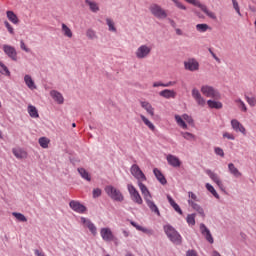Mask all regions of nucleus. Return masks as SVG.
Wrapping results in <instances>:
<instances>
[{
	"mask_svg": "<svg viewBox=\"0 0 256 256\" xmlns=\"http://www.w3.org/2000/svg\"><path fill=\"white\" fill-rule=\"evenodd\" d=\"M214 151L216 155H219V157H225V152L221 148L216 147Z\"/></svg>",
	"mask_w": 256,
	"mask_h": 256,
	"instance_id": "obj_57",
	"label": "nucleus"
},
{
	"mask_svg": "<svg viewBox=\"0 0 256 256\" xmlns=\"http://www.w3.org/2000/svg\"><path fill=\"white\" fill-rule=\"evenodd\" d=\"M196 30L198 33H207L209 31V25L208 24H197Z\"/></svg>",
	"mask_w": 256,
	"mask_h": 256,
	"instance_id": "obj_42",
	"label": "nucleus"
},
{
	"mask_svg": "<svg viewBox=\"0 0 256 256\" xmlns=\"http://www.w3.org/2000/svg\"><path fill=\"white\" fill-rule=\"evenodd\" d=\"M100 235L103 241H106V242L113 241V239H115V236L113 235V231H111V228H101Z\"/></svg>",
	"mask_w": 256,
	"mask_h": 256,
	"instance_id": "obj_16",
	"label": "nucleus"
},
{
	"mask_svg": "<svg viewBox=\"0 0 256 256\" xmlns=\"http://www.w3.org/2000/svg\"><path fill=\"white\" fill-rule=\"evenodd\" d=\"M167 200L168 203H170L171 207H173L174 211H176V213H179V215H183V210H181V207L175 202L171 195H167Z\"/></svg>",
	"mask_w": 256,
	"mask_h": 256,
	"instance_id": "obj_28",
	"label": "nucleus"
},
{
	"mask_svg": "<svg viewBox=\"0 0 256 256\" xmlns=\"http://www.w3.org/2000/svg\"><path fill=\"white\" fill-rule=\"evenodd\" d=\"M2 49L5 55L9 57V59H11L12 61H17V50L15 49V47L8 44H4L2 46Z\"/></svg>",
	"mask_w": 256,
	"mask_h": 256,
	"instance_id": "obj_10",
	"label": "nucleus"
},
{
	"mask_svg": "<svg viewBox=\"0 0 256 256\" xmlns=\"http://www.w3.org/2000/svg\"><path fill=\"white\" fill-rule=\"evenodd\" d=\"M12 215L17 219V221H21L22 223H26L27 221V217H25V215H23L22 213L13 212Z\"/></svg>",
	"mask_w": 256,
	"mask_h": 256,
	"instance_id": "obj_45",
	"label": "nucleus"
},
{
	"mask_svg": "<svg viewBox=\"0 0 256 256\" xmlns=\"http://www.w3.org/2000/svg\"><path fill=\"white\" fill-rule=\"evenodd\" d=\"M62 33L65 37H68L69 39L73 37V32L71 31V28H68L65 23L62 24Z\"/></svg>",
	"mask_w": 256,
	"mask_h": 256,
	"instance_id": "obj_40",
	"label": "nucleus"
},
{
	"mask_svg": "<svg viewBox=\"0 0 256 256\" xmlns=\"http://www.w3.org/2000/svg\"><path fill=\"white\" fill-rule=\"evenodd\" d=\"M186 221L190 227H193L195 225V214H188Z\"/></svg>",
	"mask_w": 256,
	"mask_h": 256,
	"instance_id": "obj_46",
	"label": "nucleus"
},
{
	"mask_svg": "<svg viewBox=\"0 0 256 256\" xmlns=\"http://www.w3.org/2000/svg\"><path fill=\"white\" fill-rule=\"evenodd\" d=\"M0 74L5 75V77H11V71H9V68L3 64V62L0 61Z\"/></svg>",
	"mask_w": 256,
	"mask_h": 256,
	"instance_id": "obj_36",
	"label": "nucleus"
},
{
	"mask_svg": "<svg viewBox=\"0 0 256 256\" xmlns=\"http://www.w3.org/2000/svg\"><path fill=\"white\" fill-rule=\"evenodd\" d=\"M130 224L132 225V227H135V229L137 231H141L142 233H145L146 235L151 236L154 233L153 229L145 228V227L137 224V222H135V221H130Z\"/></svg>",
	"mask_w": 256,
	"mask_h": 256,
	"instance_id": "obj_21",
	"label": "nucleus"
},
{
	"mask_svg": "<svg viewBox=\"0 0 256 256\" xmlns=\"http://www.w3.org/2000/svg\"><path fill=\"white\" fill-rule=\"evenodd\" d=\"M12 153L15 156L16 159H24V157L26 155V153L23 150L19 149V148H13Z\"/></svg>",
	"mask_w": 256,
	"mask_h": 256,
	"instance_id": "obj_35",
	"label": "nucleus"
},
{
	"mask_svg": "<svg viewBox=\"0 0 256 256\" xmlns=\"http://www.w3.org/2000/svg\"><path fill=\"white\" fill-rule=\"evenodd\" d=\"M141 108L145 109V111L150 115L151 117L155 116V108L151 105V103L147 101L140 102Z\"/></svg>",
	"mask_w": 256,
	"mask_h": 256,
	"instance_id": "obj_23",
	"label": "nucleus"
},
{
	"mask_svg": "<svg viewBox=\"0 0 256 256\" xmlns=\"http://www.w3.org/2000/svg\"><path fill=\"white\" fill-rule=\"evenodd\" d=\"M69 207L70 209H72V211H75V213L83 214L85 213V211H87V207H85V205L81 204V202L76 200H71L69 203Z\"/></svg>",
	"mask_w": 256,
	"mask_h": 256,
	"instance_id": "obj_11",
	"label": "nucleus"
},
{
	"mask_svg": "<svg viewBox=\"0 0 256 256\" xmlns=\"http://www.w3.org/2000/svg\"><path fill=\"white\" fill-rule=\"evenodd\" d=\"M223 138L228 139L229 141H235V136L229 132H224Z\"/></svg>",
	"mask_w": 256,
	"mask_h": 256,
	"instance_id": "obj_55",
	"label": "nucleus"
},
{
	"mask_svg": "<svg viewBox=\"0 0 256 256\" xmlns=\"http://www.w3.org/2000/svg\"><path fill=\"white\" fill-rule=\"evenodd\" d=\"M20 49H22V51H25L26 53H31V49H29L27 45H25V42L23 40L20 41Z\"/></svg>",
	"mask_w": 256,
	"mask_h": 256,
	"instance_id": "obj_56",
	"label": "nucleus"
},
{
	"mask_svg": "<svg viewBox=\"0 0 256 256\" xmlns=\"http://www.w3.org/2000/svg\"><path fill=\"white\" fill-rule=\"evenodd\" d=\"M182 118L184 121H186V123H188L189 125H193L194 120L191 116H189L188 114H183Z\"/></svg>",
	"mask_w": 256,
	"mask_h": 256,
	"instance_id": "obj_53",
	"label": "nucleus"
},
{
	"mask_svg": "<svg viewBox=\"0 0 256 256\" xmlns=\"http://www.w3.org/2000/svg\"><path fill=\"white\" fill-rule=\"evenodd\" d=\"M105 193L112 199V201H117L118 203H122L125 201V196L121 193V190L115 188L112 185H108L105 187Z\"/></svg>",
	"mask_w": 256,
	"mask_h": 256,
	"instance_id": "obj_2",
	"label": "nucleus"
},
{
	"mask_svg": "<svg viewBox=\"0 0 256 256\" xmlns=\"http://www.w3.org/2000/svg\"><path fill=\"white\" fill-rule=\"evenodd\" d=\"M176 34L183 35V31L179 28L176 29Z\"/></svg>",
	"mask_w": 256,
	"mask_h": 256,
	"instance_id": "obj_64",
	"label": "nucleus"
},
{
	"mask_svg": "<svg viewBox=\"0 0 256 256\" xmlns=\"http://www.w3.org/2000/svg\"><path fill=\"white\" fill-rule=\"evenodd\" d=\"M245 99H246L247 103L250 105V107H255V105H256L255 97L245 96Z\"/></svg>",
	"mask_w": 256,
	"mask_h": 256,
	"instance_id": "obj_51",
	"label": "nucleus"
},
{
	"mask_svg": "<svg viewBox=\"0 0 256 256\" xmlns=\"http://www.w3.org/2000/svg\"><path fill=\"white\" fill-rule=\"evenodd\" d=\"M206 189L207 191H209V193L213 195V197H215V199H220L219 193H217V190H215V187H213V185L206 183Z\"/></svg>",
	"mask_w": 256,
	"mask_h": 256,
	"instance_id": "obj_41",
	"label": "nucleus"
},
{
	"mask_svg": "<svg viewBox=\"0 0 256 256\" xmlns=\"http://www.w3.org/2000/svg\"><path fill=\"white\" fill-rule=\"evenodd\" d=\"M50 97H52V99H54V101H56L58 105H63V103H65V98L63 97V94H61V92L57 90L50 91Z\"/></svg>",
	"mask_w": 256,
	"mask_h": 256,
	"instance_id": "obj_17",
	"label": "nucleus"
},
{
	"mask_svg": "<svg viewBox=\"0 0 256 256\" xmlns=\"http://www.w3.org/2000/svg\"><path fill=\"white\" fill-rule=\"evenodd\" d=\"M153 87H165V83H162V82H155L153 84Z\"/></svg>",
	"mask_w": 256,
	"mask_h": 256,
	"instance_id": "obj_62",
	"label": "nucleus"
},
{
	"mask_svg": "<svg viewBox=\"0 0 256 256\" xmlns=\"http://www.w3.org/2000/svg\"><path fill=\"white\" fill-rule=\"evenodd\" d=\"M186 256H197V252L195 250H188Z\"/></svg>",
	"mask_w": 256,
	"mask_h": 256,
	"instance_id": "obj_61",
	"label": "nucleus"
},
{
	"mask_svg": "<svg viewBox=\"0 0 256 256\" xmlns=\"http://www.w3.org/2000/svg\"><path fill=\"white\" fill-rule=\"evenodd\" d=\"M188 205L194 209V211H197L201 217H205V210H203V207L201 205L195 203L193 200H188Z\"/></svg>",
	"mask_w": 256,
	"mask_h": 256,
	"instance_id": "obj_26",
	"label": "nucleus"
},
{
	"mask_svg": "<svg viewBox=\"0 0 256 256\" xmlns=\"http://www.w3.org/2000/svg\"><path fill=\"white\" fill-rule=\"evenodd\" d=\"M101 188H96L93 190L92 195H93V199H97L98 197H101Z\"/></svg>",
	"mask_w": 256,
	"mask_h": 256,
	"instance_id": "obj_54",
	"label": "nucleus"
},
{
	"mask_svg": "<svg viewBox=\"0 0 256 256\" xmlns=\"http://www.w3.org/2000/svg\"><path fill=\"white\" fill-rule=\"evenodd\" d=\"M228 171L230 175H233V177H236V178H239L242 175L239 169H237V167H235V164L233 163L228 164Z\"/></svg>",
	"mask_w": 256,
	"mask_h": 256,
	"instance_id": "obj_30",
	"label": "nucleus"
},
{
	"mask_svg": "<svg viewBox=\"0 0 256 256\" xmlns=\"http://www.w3.org/2000/svg\"><path fill=\"white\" fill-rule=\"evenodd\" d=\"M166 160L171 167H181V160H179V157L173 154H168Z\"/></svg>",
	"mask_w": 256,
	"mask_h": 256,
	"instance_id": "obj_19",
	"label": "nucleus"
},
{
	"mask_svg": "<svg viewBox=\"0 0 256 256\" xmlns=\"http://www.w3.org/2000/svg\"><path fill=\"white\" fill-rule=\"evenodd\" d=\"M175 121L178 125V127H181L182 129H187V123H185V120L180 115H175Z\"/></svg>",
	"mask_w": 256,
	"mask_h": 256,
	"instance_id": "obj_38",
	"label": "nucleus"
},
{
	"mask_svg": "<svg viewBox=\"0 0 256 256\" xmlns=\"http://www.w3.org/2000/svg\"><path fill=\"white\" fill-rule=\"evenodd\" d=\"M81 223L84 225V227H87L89 229L90 233L95 237L97 235V226L91 220L81 217Z\"/></svg>",
	"mask_w": 256,
	"mask_h": 256,
	"instance_id": "obj_13",
	"label": "nucleus"
},
{
	"mask_svg": "<svg viewBox=\"0 0 256 256\" xmlns=\"http://www.w3.org/2000/svg\"><path fill=\"white\" fill-rule=\"evenodd\" d=\"M86 5H88L90 11H92V13H97L99 11V4H97V2L95 1H91V0H86L85 1Z\"/></svg>",
	"mask_w": 256,
	"mask_h": 256,
	"instance_id": "obj_32",
	"label": "nucleus"
},
{
	"mask_svg": "<svg viewBox=\"0 0 256 256\" xmlns=\"http://www.w3.org/2000/svg\"><path fill=\"white\" fill-rule=\"evenodd\" d=\"M6 17L10 21V23H13V25H19V17H17V14H15V12L8 10L6 12Z\"/></svg>",
	"mask_w": 256,
	"mask_h": 256,
	"instance_id": "obj_29",
	"label": "nucleus"
},
{
	"mask_svg": "<svg viewBox=\"0 0 256 256\" xmlns=\"http://www.w3.org/2000/svg\"><path fill=\"white\" fill-rule=\"evenodd\" d=\"M28 113L33 119H37L39 117V111H37V108L33 105L28 106Z\"/></svg>",
	"mask_w": 256,
	"mask_h": 256,
	"instance_id": "obj_34",
	"label": "nucleus"
},
{
	"mask_svg": "<svg viewBox=\"0 0 256 256\" xmlns=\"http://www.w3.org/2000/svg\"><path fill=\"white\" fill-rule=\"evenodd\" d=\"M149 11L156 19H167V11L159 6V4H151Z\"/></svg>",
	"mask_w": 256,
	"mask_h": 256,
	"instance_id": "obj_4",
	"label": "nucleus"
},
{
	"mask_svg": "<svg viewBox=\"0 0 256 256\" xmlns=\"http://www.w3.org/2000/svg\"><path fill=\"white\" fill-rule=\"evenodd\" d=\"M130 173L135 177L138 181V183H141L143 181H147V176H145V173H143V170L139 167L137 164H133L130 168Z\"/></svg>",
	"mask_w": 256,
	"mask_h": 256,
	"instance_id": "obj_7",
	"label": "nucleus"
},
{
	"mask_svg": "<svg viewBox=\"0 0 256 256\" xmlns=\"http://www.w3.org/2000/svg\"><path fill=\"white\" fill-rule=\"evenodd\" d=\"M188 197H189L190 199H192V201H198V200H197V195H196L195 193H193V192H189V193H188Z\"/></svg>",
	"mask_w": 256,
	"mask_h": 256,
	"instance_id": "obj_59",
	"label": "nucleus"
},
{
	"mask_svg": "<svg viewBox=\"0 0 256 256\" xmlns=\"http://www.w3.org/2000/svg\"><path fill=\"white\" fill-rule=\"evenodd\" d=\"M207 105H208V107H210V109H223V103H221L215 99L208 100Z\"/></svg>",
	"mask_w": 256,
	"mask_h": 256,
	"instance_id": "obj_31",
	"label": "nucleus"
},
{
	"mask_svg": "<svg viewBox=\"0 0 256 256\" xmlns=\"http://www.w3.org/2000/svg\"><path fill=\"white\" fill-rule=\"evenodd\" d=\"M24 82H25V85L28 87V89H30L31 91H34V89H37V85H35V81H33V78L31 77V75L26 74L24 76Z\"/></svg>",
	"mask_w": 256,
	"mask_h": 256,
	"instance_id": "obj_27",
	"label": "nucleus"
},
{
	"mask_svg": "<svg viewBox=\"0 0 256 256\" xmlns=\"http://www.w3.org/2000/svg\"><path fill=\"white\" fill-rule=\"evenodd\" d=\"M140 118L143 121V123L146 125V127H148L151 131H155V125L151 121H149V119H147L145 115L141 114Z\"/></svg>",
	"mask_w": 256,
	"mask_h": 256,
	"instance_id": "obj_37",
	"label": "nucleus"
},
{
	"mask_svg": "<svg viewBox=\"0 0 256 256\" xmlns=\"http://www.w3.org/2000/svg\"><path fill=\"white\" fill-rule=\"evenodd\" d=\"M4 25H5L8 33H10V35H15V29H13V26H11V24L8 21H5Z\"/></svg>",
	"mask_w": 256,
	"mask_h": 256,
	"instance_id": "obj_50",
	"label": "nucleus"
},
{
	"mask_svg": "<svg viewBox=\"0 0 256 256\" xmlns=\"http://www.w3.org/2000/svg\"><path fill=\"white\" fill-rule=\"evenodd\" d=\"M177 85L176 81H169L168 83H164V87H173Z\"/></svg>",
	"mask_w": 256,
	"mask_h": 256,
	"instance_id": "obj_60",
	"label": "nucleus"
},
{
	"mask_svg": "<svg viewBox=\"0 0 256 256\" xmlns=\"http://www.w3.org/2000/svg\"><path fill=\"white\" fill-rule=\"evenodd\" d=\"M77 171L82 179H85V181H91V174H89L85 168H78Z\"/></svg>",
	"mask_w": 256,
	"mask_h": 256,
	"instance_id": "obj_33",
	"label": "nucleus"
},
{
	"mask_svg": "<svg viewBox=\"0 0 256 256\" xmlns=\"http://www.w3.org/2000/svg\"><path fill=\"white\" fill-rule=\"evenodd\" d=\"M207 175H209L210 179H212V181L216 183L219 189H223V181H221V177H219V174L214 173L211 170H208Z\"/></svg>",
	"mask_w": 256,
	"mask_h": 256,
	"instance_id": "obj_18",
	"label": "nucleus"
},
{
	"mask_svg": "<svg viewBox=\"0 0 256 256\" xmlns=\"http://www.w3.org/2000/svg\"><path fill=\"white\" fill-rule=\"evenodd\" d=\"M175 4V6L178 9H181L182 11H187V7L185 5H183V3H181L179 0H172Z\"/></svg>",
	"mask_w": 256,
	"mask_h": 256,
	"instance_id": "obj_52",
	"label": "nucleus"
},
{
	"mask_svg": "<svg viewBox=\"0 0 256 256\" xmlns=\"http://www.w3.org/2000/svg\"><path fill=\"white\" fill-rule=\"evenodd\" d=\"M146 201L147 207H149L150 211L152 213H155L158 217H161V212L159 211V207H157V204L151 200V198H148Z\"/></svg>",
	"mask_w": 256,
	"mask_h": 256,
	"instance_id": "obj_22",
	"label": "nucleus"
},
{
	"mask_svg": "<svg viewBox=\"0 0 256 256\" xmlns=\"http://www.w3.org/2000/svg\"><path fill=\"white\" fill-rule=\"evenodd\" d=\"M186 71H199V62L195 58H189L184 62Z\"/></svg>",
	"mask_w": 256,
	"mask_h": 256,
	"instance_id": "obj_12",
	"label": "nucleus"
},
{
	"mask_svg": "<svg viewBox=\"0 0 256 256\" xmlns=\"http://www.w3.org/2000/svg\"><path fill=\"white\" fill-rule=\"evenodd\" d=\"M153 173H154L157 181H159V183H161V185H167V179L165 178V175H163L161 170L154 168Z\"/></svg>",
	"mask_w": 256,
	"mask_h": 256,
	"instance_id": "obj_25",
	"label": "nucleus"
},
{
	"mask_svg": "<svg viewBox=\"0 0 256 256\" xmlns=\"http://www.w3.org/2000/svg\"><path fill=\"white\" fill-rule=\"evenodd\" d=\"M138 187L144 197V201H147L148 199H151V192H149V189L143 182H138Z\"/></svg>",
	"mask_w": 256,
	"mask_h": 256,
	"instance_id": "obj_24",
	"label": "nucleus"
},
{
	"mask_svg": "<svg viewBox=\"0 0 256 256\" xmlns=\"http://www.w3.org/2000/svg\"><path fill=\"white\" fill-rule=\"evenodd\" d=\"M106 24L109 28V31H112V33H116L117 32V28H115V22H113V19L111 18H107L106 19Z\"/></svg>",
	"mask_w": 256,
	"mask_h": 256,
	"instance_id": "obj_43",
	"label": "nucleus"
},
{
	"mask_svg": "<svg viewBox=\"0 0 256 256\" xmlns=\"http://www.w3.org/2000/svg\"><path fill=\"white\" fill-rule=\"evenodd\" d=\"M201 93H203L205 97H210L212 99H215L216 101H219V99H221V92L209 85L202 86Z\"/></svg>",
	"mask_w": 256,
	"mask_h": 256,
	"instance_id": "obj_3",
	"label": "nucleus"
},
{
	"mask_svg": "<svg viewBox=\"0 0 256 256\" xmlns=\"http://www.w3.org/2000/svg\"><path fill=\"white\" fill-rule=\"evenodd\" d=\"M163 230L171 243H174V245H181L183 237L175 227L171 226V224H166L163 226Z\"/></svg>",
	"mask_w": 256,
	"mask_h": 256,
	"instance_id": "obj_1",
	"label": "nucleus"
},
{
	"mask_svg": "<svg viewBox=\"0 0 256 256\" xmlns=\"http://www.w3.org/2000/svg\"><path fill=\"white\" fill-rule=\"evenodd\" d=\"M231 127L234 131H236V133H242V135H247V130L245 129L243 124H241V122H239V120L232 119Z\"/></svg>",
	"mask_w": 256,
	"mask_h": 256,
	"instance_id": "obj_14",
	"label": "nucleus"
},
{
	"mask_svg": "<svg viewBox=\"0 0 256 256\" xmlns=\"http://www.w3.org/2000/svg\"><path fill=\"white\" fill-rule=\"evenodd\" d=\"M208 51L212 55L213 59H215V61H217V63H221V59H219V57H217V55L215 53H213V50L211 48H209Z\"/></svg>",
	"mask_w": 256,
	"mask_h": 256,
	"instance_id": "obj_58",
	"label": "nucleus"
},
{
	"mask_svg": "<svg viewBox=\"0 0 256 256\" xmlns=\"http://www.w3.org/2000/svg\"><path fill=\"white\" fill-rule=\"evenodd\" d=\"M128 193L131 197V200L136 203L137 205H143V198H141V194H139V191L133 184L127 185Z\"/></svg>",
	"mask_w": 256,
	"mask_h": 256,
	"instance_id": "obj_6",
	"label": "nucleus"
},
{
	"mask_svg": "<svg viewBox=\"0 0 256 256\" xmlns=\"http://www.w3.org/2000/svg\"><path fill=\"white\" fill-rule=\"evenodd\" d=\"M192 97L194 101H196L197 105H200V107H205V98L201 96V92L197 88L192 89Z\"/></svg>",
	"mask_w": 256,
	"mask_h": 256,
	"instance_id": "obj_15",
	"label": "nucleus"
},
{
	"mask_svg": "<svg viewBox=\"0 0 256 256\" xmlns=\"http://www.w3.org/2000/svg\"><path fill=\"white\" fill-rule=\"evenodd\" d=\"M38 143H39L40 147H42V149H48L50 140L47 137H41V138H39Z\"/></svg>",
	"mask_w": 256,
	"mask_h": 256,
	"instance_id": "obj_39",
	"label": "nucleus"
},
{
	"mask_svg": "<svg viewBox=\"0 0 256 256\" xmlns=\"http://www.w3.org/2000/svg\"><path fill=\"white\" fill-rule=\"evenodd\" d=\"M181 135L187 141H193V139H195V136L192 133H190V132H181Z\"/></svg>",
	"mask_w": 256,
	"mask_h": 256,
	"instance_id": "obj_48",
	"label": "nucleus"
},
{
	"mask_svg": "<svg viewBox=\"0 0 256 256\" xmlns=\"http://www.w3.org/2000/svg\"><path fill=\"white\" fill-rule=\"evenodd\" d=\"M232 5H233V9L234 11H236L237 15H239V17H241V8L239 7V2H237V0H232Z\"/></svg>",
	"mask_w": 256,
	"mask_h": 256,
	"instance_id": "obj_47",
	"label": "nucleus"
},
{
	"mask_svg": "<svg viewBox=\"0 0 256 256\" xmlns=\"http://www.w3.org/2000/svg\"><path fill=\"white\" fill-rule=\"evenodd\" d=\"M186 3H190V5H194V7H199V9H201V11H203V13H205V15H207V17H210V19H217V15H215V13H213L212 11H209V9L207 8L206 5L201 4V2L199 0H185Z\"/></svg>",
	"mask_w": 256,
	"mask_h": 256,
	"instance_id": "obj_5",
	"label": "nucleus"
},
{
	"mask_svg": "<svg viewBox=\"0 0 256 256\" xmlns=\"http://www.w3.org/2000/svg\"><path fill=\"white\" fill-rule=\"evenodd\" d=\"M200 233L203 235V237L210 243V245H213L215 243V240L213 239V235L211 234V230L207 228V226L204 223L200 224Z\"/></svg>",
	"mask_w": 256,
	"mask_h": 256,
	"instance_id": "obj_9",
	"label": "nucleus"
},
{
	"mask_svg": "<svg viewBox=\"0 0 256 256\" xmlns=\"http://www.w3.org/2000/svg\"><path fill=\"white\" fill-rule=\"evenodd\" d=\"M235 103L238 105L239 109L243 111V113H247V105H245V102H243L241 98L236 99Z\"/></svg>",
	"mask_w": 256,
	"mask_h": 256,
	"instance_id": "obj_44",
	"label": "nucleus"
},
{
	"mask_svg": "<svg viewBox=\"0 0 256 256\" xmlns=\"http://www.w3.org/2000/svg\"><path fill=\"white\" fill-rule=\"evenodd\" d=\"M34 255H36V256H45V253L36 249V250H34Z\"/></svg>",
	"mask_w": 256,
	"mask_h": 256,
	"instance_id": "obj_63",
	"label": "nucleus"
},
{
	"mask_svg": "<svg viewBox=\"0 0 256 256\" xmlns=\"http://www.w3.org/2000/svg\"><path fill=\"white\" fill-rule=\"evenodd\" d=\"M159 95L164 99H175L177 97V92H175V90L164 89L159 92Z\"/></svg>",
	"mask_w": 256,
	"mask_h": 256,
	"instance_id": "obj_20",
	"label": "nucleus"
},
{
	"mask_svg": "<svg viewBox=\"0 0 256 256\" xmlns=\"http://www.w3.org/2000/svg\"><path fill=\"white\" fill-rule=\"evenodd\" d=\"M86 36L88 37V39H97V34L94 32L93 29H88L86 31Z\"/></svg>",
	"mask_w": 256,
	"mask_h": 256,
	"instance_id": "obj_49",
	"label": "nucleus"
},
{
	"mask_svg": "<svg viewBox=\"0 0 256 256\" xmlns=\"http://www.w3.org/2000/svg\"><path fill=\"white\" fill-rule=\"evenodd\" d=\"M137 59H147L151 55V47L147 45H141L135 52Z\"/></svg>",
	"mask_w": 256,
	"mask_h": 256,
	"instance_id": "obj_8",
	"label": "nucleus"
}]
</instances>
